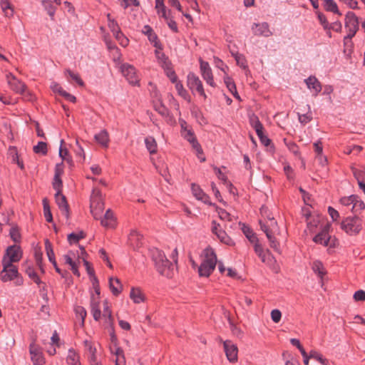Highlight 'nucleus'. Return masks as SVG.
Instances as JSON below:
<instances>
[{"label": "nucleus", "instance_id": "69168bd1", "mask_svg": "<svg viewBox=\"0 0 365 365\" xmlns=\"http://www.w3.org/2000/svg\"><path fill=\"white\" fill-rule=\"evenodd\" d=\"M9 235H10V237L15 242H18L20 241V239H21V235H20V232L18 230V228L16 227H12L11 230H10V232H9Z\"/></svg>", "mask_w": 365, "mask_h": 365}, {"label": "nucleus", "instance_id": "c03bdc74", "mask_svg": "<svg viewBox=\"0 0 365 365\" xmlns=\"http://www.w3.org/2000/svg\"><path fill=\"white\" fill-rule=\"evenodd\" d=\"M307 106L308 107L309 110L306 113L301 114V113H298L299 120L302 124H304V125L308 123L312 119V112L310 111V108L308 105Z\"/></svg>", "mask_w": 365, "mask_h": 365}, {"label": "nucleus", "instance_id": "9b49d317", "mask_svg": "<svg viewBox=\"0 0 365 365\" xmlns=\"http://www.w3.org/2000/svg\"><path fill=\"white\" fill-rule=\"evenodd\" d=\"M200 73H201V75H202L203 79L210 86L215 87L216 84L214 81L212 69H211L209 63L206 61H202L200 58Z\"/></svg>", "mask_w": 365, "mask_h": 365}, {"label": "nucleus", "instance_id": "72a5a7b5", "mask_svg": "<svg viewBox=\"0 0 365 365\" xmlns=\"http://www.w3.org/2000/svg\"><path fill=\"white\" fill-rule=\"evenodd\" d=\"M324 6L326 11L333 12L339 16L341 15V13L338 9L336 3L334 0H324Z\"/></svg>", "mask_w": 365, "mask_h": 365}, {"label": "nucleus", "instance_id": "5fc2aeb1", "mask_svg": "<svg viewBox=\"0 0 365 365\" xmlns=\"http://www.w3.org/2000/svg\"><path fill=\"white\" fill-rule=\"evenodd\" d=\"M356 195H351L349 197H341L340 199V202L341 205H343L344 206H349V205L353 206V204H354V201L356 200Z\"/></svg>", "mask_w": 365, "mask_h": 365}, {"label": "nucleus", "instance_id": "0eeeda50", "mask_svg": "<svg viewBox=\"0 0 365 365\" xmlns=\"http://www.w3.org/2000/svg\"><path fill=\"white\" fill-rule=\"evenodd\" d=\"M187 85L192 93L194 91H196L201 96L204 97V98H206L207 96L205 93L202 81L200 80L199 77L196 76L195 73H189L187 74Z\"/></svg>", "mask_w": 365, "mask_h": 365}, {"label": "nucleus", "instance_id": "f3484780", "mask_svg": "<svg viewBox=\"0 0 365 365\" xmlns=\"http://www.w3.org/2000/svg\"><path fill=\"white\" fill-rule=\"evenodd\" d=\"M304 83L314 96H317V95L321 92L322 88V84L315 76H309L304 80Z\"/></svg>", "mask_w": 365, "mask_h": 365}, {"label": "nucleus", "instance_id": "f257e3e1", "mask_svg": "<svg viewBox=\"0 0 365 365\" xmlns=\"http://www.w3.org/2000/svg\"><path fill=\"white\" fill-rule=\"evenodd\" d=\"M151 257L157 272L167 278H172L175 273L174 265L170 262L164 252L157 248L150 250Z\"/></svg>", "mask_w": 365, "mask_h": 365}, {"label": "nucleus", "instance_id": "393cba45", "mask_svg": "<svg viewBox=\"0 0 365 365\" xmlns=\"http://www.w3.org/2000/svg\"><path fill=\"white\" fill-rule=\"evenodd\" d=\"M109 287L112 294L115 296L120 294L123 289L120 279L114 277L109 278Z\"/></svg>", "mask_w": 365, "mask_h": 365}, {"label": "nucleus", "instance_id": "338daca9", "mask_svg": "<svg viewBox=\"0 0 365 365\" xmlns=\"http://www.w3.org/2000/svg\"><path fill=\"white\" fill-rule=\"evenodd\" d=\"M282 318V313L279 309H273L271 312V319L274 323H278Z\"/></svg>", "mask_w": 365, "mask_h": 365}, {"label": "nucleus", "instance_id": "774afa93", "mask_svg": "<svg viewBox=\"0 0 365 365\" xmlns=\"http://www.w3.org/2000/svg\"><path fill=\"white\" fill-rule=\"evenodd\" d=\"M108 27L113 34L120 31V27L115 19L110 20V22H108Z\"/></svg>", "mask_w": 365, "mask_h": 365}, {"label": "nucleus", "instance_id": "ea45409f", "mask_svg": "<svg viewBox=\"0 0 365 365\" xmlns=\"http://www.w3.org/2000/svg\"><path fill=\"white\" fill-rule=\"evenodd\" d=\"M216 236L217 237V238L220 240V241L221 242H222L225 245H234L233 240L222 230H220L219 232H217V235Z\"/></svg>", "mask_w": 365, "mask_h": 365}, {"label": "nucleus", "instance_id": "8fccbe9b", "mask_svg": "<svg viewBox=\"0 0 365 365\" xmlns=\"http://www.w3.org/2000/svg\"><path fill=\"white\" fill-rule=\"evenodd\" d=\"M284 142L287 148L294 155H297L299 153V147L292 140H287V138H284Z\"/></svg>", "mask_w": 365, "mask_h": 365}, {"label": "nucleus", "instance_id": "de8ad7c7", "mask_svg": "<svg viewBox=\"0 0 365 365\" xmlns=\"http://www.w3.org/2000/svg\"><path fill=\"white\" fill-rule=\"evenodd\" d=\"M33 150L35 153L45 155L47 153V145L44 142H38L36 145L34 146Z\"/></svg>", "mask_w": 365, "mask_h": 365}, {"label": "nucleus", "instance_id": "052dcab7", "mask_svg": "<svg viewBox=\"0 0 365 365\" xmlns=\"http://www.w3.org/2000/svg\"><path fill=\"white\" fill-rule=\"evenodd\" d=\"M75 312L77 316L80 317L81 319V323L83 325L85 318L86 317V310L83 307L78 306L75 309Z\"/></svg>", "mask_w": 365, "mask_h": 365}, {"label": "nucleus", "instance_id": "49530a36", "mask_svg": "<svg viewBox=\"0 0 365 365\" xmlns=\"http://www.w3.org/2000/svg\"><path fill=\"white\" fill-rule=\"evenodd\" d=\"M242 231L250 242L254 243L258 242L257 237L250 227L244 226Z\"/></svg>", "mask_w": 365, "mask_h": 365}, {"label": "nucleus", "instance_id": "a18cd8bd", "mask_svg": "<svg viewBox=\"0 0 365 365\" xmlns=\"http://www.w3.org/2000/svg\"><path fill=\"white\" fill-rule=\"evenodd\" d=\"M103 307L104 308H103V316L107 319H106V323L112 324L113 321V317H112L111 310L109 308L108 303L107 301H104V302H103Z\"/></svg>", "mask_w": 365, "mask_h": 365}, {"label": "nucleus", "instance_id": "3c124183", "mask_svg": "<svg viewBox=\"0 0 365 365\" xmlns=\"http://www.w3.org/2000/svg\"><path fill=\"white\" fill-rule=\"evenodd\" d=\"M143 33L147 34L148 36V39L151 42H155L158 37L156 34L153 32V29L149 26H145L143 28Z\"/></svg>", "mask_w": 365, "mask_h": 365}, {"label": "nucleus", "instance_id": "6ab92c4d", "mask_svg": "<svg viewBox=\"0 0 365 365\" xmlns=\"http://www.w3.org/2000/svg\"><path fill=\"white\" fill-rule=\"evenodd\" d=\"M83 344L85 355L87 356L88 361L98 359L96 355L97 349L94 343L86 339L83 341Z\"/></svg>", "mask_w": 365, "mask_h": 365}, {"label": "nucleus", "instance_id": "79ce46f5", "mask_svg": "<svg viewBox=\"0 0 365 365\" xmlns=\"http://www.w3.org/2000/svg\"><path fill=\"white\" fill-rule=\"evenodd\" d=\"M312 269L321 278H322L326 273L322 263L319 261L314 262Z\"/></svg>", "mask_w": 365, "mask_h": 365}, {"label": "nucleus", "instance_id": "473e14b6", "mask_svg": "<svg viewBox=\"0 0 365 365\" xmlns=\"http://www.w3.org/2000/svg\"><path fill=\"white\" fill-rule=\"evenodd\" d=\"M45 250L48 260L53 264V266H56V261L55 259L52 245L48 239L45 240Z\"/></svg>", "mask_w": 365, "mask_h": 365}, {"label": "nucleus", "instance_id": "680f3d73", "mask_svg": "<svg viewBox=\"0 0 365 365\" xmlns=\"http://www.w3.org/2000/svg\"><path fill=\"white\" fill-rule=\"evenodd\" d=\"M217 212L219 215V217L222 220H227V221H232V217L231 215L227 212L225 210L222 208H220L217 210Z\"/></svg>", "mask_w": 365, "mask_h": 365}, {"label": "nucleus", "instance_id": "37998d69", "mask_svg": "<svg viewBox=\"0 0 365 365\" xmlns=\"http://www.w3.org/2000/svg\"><path fill=\"white\" fill-rule=\"evenodd\" d=\"M86 237L85 233L81 231L78 233L72 232L68 235V241L70 244L77 243L81 239Z\"/></svg>", "mask_w": 365, "mask_h": 365}, {"label": "nucleus", "instance_id": "aec40b11", "mask_svg": "<svg viewBox=\"0 0 365 365\" xmlns=\"http://www.w3.org/2000/svg\"><path fill=\"white\" fill-rule=\"evenodd\" d=\"M104 209V203L102 198L91 200V212L94 218L97 219Z\"/></svg>", "mask_w": 365, "mask_h": 365}, {"label": "nucleus", "instance_id": "4d7b16f0", "mask_svg": "<svg viewBox=\"0 0 365 365\" xmlns=\"http://www.w3.org/2000/svg\"><path fill=\"white\" fill-rule=\"evenodd\" d=\"M66 73H68V75L73 80L75 81L80 86H84V82L81 78L80 76L78 73H73L72 71L67 69L66 71Z\"/></svg>", "mask_w": 365, "mask_h": 365}, {"label": "nucleus", "instance_id": "603ef678", "mask_svg": "<svg viewBox=\"0 0 365 365\" xmlns=\"http://www.w3.org/2000/svg\"><path fill=\"white\" fill-rule=\"evenodd\" d=\"M214 170L218 178L223 181L224 183H228V185L230 186V192H232V189L233 188V185L230 182H227V176L221 171L220 168L215 167Z\"/></svg>", "mask_w": 365, "mask_h": 365}, {"label": "nucleus", "instance_id": "39448f33", "mask_svg": "<svg viewBox=\"0 0 365 365\" xmlns=\"http://www.w3.org/2000/svg\"><path fill=\"white\" fill-rule=\"evenodd\" d=\"M345 27L348 34L344 37V41L351 39L359 30V19L354 12L349 11L345 16Z\"/></svg>", "mask_w": 365, "mask_h": 365}, {"label": "nucleus", "instance_id": "58836bf2", "mask_svg": "<svg viewBox=\"0 0 365 365\" xmlns=\"http://www.w3.org/2000/svg\"><path fill=\"white\" fill-rule=\"evenodd\" d=\"M175 84V89L180 96L183 98L185 100L189 101L190 96L187 91L184 88L182 83L178 81L174 83Z\"/></svg>", "mask_w": 365, "mask_h": 365}, {"label": "nucleus", "instance_id": "dca6fc26", "mask_svg": "<svg viewBox=\"0 0 365 365\" xmlns=\"http://www.w3.org/2000/svg\"><path fill=\"white\" fill-rule=\"evenodd\" d=\"M252 29L253 31V34L256 36L269 37L272 35V32L269 29V26L267 22H262L260 24L255 23L252 25Z\"/></svg>", "mask_w": 365, "mask_h": 365}, {"label": "nucleus", "instance_id": "e2e57ef3", "mask_svg": "<svg viewBox=\"0 0 365 365\" xmlns=\"http://www.w3.org/2000/svg\"><path fill=\"white\" fill-rule=\"evenodd\" d=\"M53 187L56 192H61L63 182L61 177L54 176L53 180Z\"/></svg>", "mask_w": 365, "mask_h": 365}, {"label": "nucleus", "instance_id": "cd10ccee", "mask_svg": "<svg viewBox=\"0 0 365 365\" xmlns=\"http://www.w3.org/2000/svg\"><path fill=\"white\" fill-rule=\"evenodd\" d=\"M95 140L103 147L107 148L109 143L108 133L106 130H101L94 136Z\"/></svg>", "mask_w": 365, "mask_h": 365}, {"label": "nucleus", "instance_id": "1a4fd4ad", "mask_svg": "<svg viewBox=\"0 0 365 365\" xmlns=\"http://www.w3.org/2000/svg\"><path fill=\"white\" fill-rule=\"evenodd\" d=\"M122 74L125 77L129 83L137 85L139 83V78L136 73L135 68L128 63H124L120 67Z\"/></svg>", "mask_w": 365, "mask_h": 365}, {"label": "nucleus", "instance_id": "b1692460", "mask_svg": "<svg viewBox=\"0 0 365 365\" xmlns=\"http://www.w3.org/2000/svg\"><path fill=\"white\" fill-rule=\"evenodd\" d=\"M66 361L67 365H81L80 356L73 348L68 349Z\"/></svg>", "mask_w": 365, "mask_h": 365}, {"label": "nucleus", "instance_id": "4be33fe9", "mask_svg": "<svg viewBox=\"0 0 365 365\" xmlns=\"http://www.w3.org/2000/svg\"><path fill=\"white\" fill-rule=\"evenodd\" d=\"M192 192L196 199L202 201L205 203L210 204V197L207 195L203 190L200 187L199 185L192 184Z\"/></svg>", "mask_w": 365, "mask_h": 365}, {"label": "nucleus", "instance_id": "20e7f679", "mask_svg": "<svg viewBox=\"0 0 365 365\" xmlns=\"http://www.w3.org/2000/svg\"><path fill=\"white\" fill-rule=\"evenodd\" d=\"M340 227L349 235H356L361 230V220L357 216L347 217L341 221Z\"/></svg>", "mask_w": 365, "mask_h": 365}, {"label": "nucleus", "instance_id": "6e6552de", "mask_svg": "<svg viewBox=\"0 0 365 365\" xmlns=\"http://www.w3.org/2000/svg\"><path fill=\"white\" fill-rule=\"evenodd\" d=\"M6 81L9 88L16 93L23 94L26 93V86L24 83L16 78L11 73L6 74Z\"/></svg>", "mask_w": 365, "mask_h": 365}, {"label": "nucleus", "instance_id": "4c0bfd02", "mask_svg": "<svg viewBox=\"0 0 365 365\" xmlns=\"http://www.w3.org/2000/svg\"><path fill=\"white\" fill-rule=\"evenodd\" d=\"M1 7L6 16H12L14 10L8 0H1Z\"/></svg>", "mask_w": 365, "mask_h": 365}, {"label": "nucleus", "instance_id": "c756f323", "mask_svg": "<svg viewBox=\"0 0 365 365\" xmlns=\"http://www.w3.org/2000/svg\"><path fill=\"white\" fill-rule=\"evenodd\" d=\"M262 262L265 263L269 267H272L275 269L276 260L269 250H267L265 252L259 257Z\"/></svg>", "mask_w": 365, "mask_h": 365}, {"label": "nucleus", "instance_id": "0e129e2a", "mask_svg": "<svg viewBox=\"0 0 365 365\" xmlns=\"http://www.w3.org/2000/svg\"><path fill=\"white\" fill-rule=\"evenodd\" d=\"M155 110L162 116H167L169 113L168 109L161 103L155 106Z\"/></svg>", "mask_w": 365, "mask_h": 365}, {"label": "nucleus", "instance_id": "f03ea898", "mask_svg": "<svg viewBox=\"0 0 365 365\" xmlns=\"http://www.w3.org/2000/svg\"><path fill=\"white\" fill-rule=\"evenodd\" d=\"M259 225L262 230L266 234L270 247L275 252L281 253L279 243L275 236L277 234H279L277 221L273 217H268L264 222L260 220Z\"/></svg>", "mask_w": 365, "mask_h": 365}, {"label": "nucleus", "instance_id": "6e6d98bb", "mask_svg": "<svg viewBox=\"0 0 365 365\" xmlns=\"http://www.w3.org/2000/svg\"><path fill=\"white\" fill-rule=\"evenodd\" d=\"M115 354L116 355L115 365H120V364L125 363V356L122 349L117 348Z\"/></svg>", "mask_w": 365, "mask_h": 365}, {"label": "nucleus", "instance_id": "2f4dec72", "mask_svg": "<svg viewBox=\"0 0 365 365\" xmlns=\"http://www.w3.org/2000/svg\"><path fill=\"white\" fill-rule=\"evenodd\" d=\"M42 5L44 9L47 11L51 20H54V16L56 10V7L54 6L51 0H42Z\"/></svg>", "mask_w": 365, "mask_h": 365}, {"label": "nucleus", "instance_id": "7ed1b4c3", "mask_svg": "<svg viewBox=\"0 0 365 365\" xmlns=\"http://www.w3.org/2000/svg\"><path fill=\"white\" fill-rule=\"evenodd\" d=\"M204 259L198 267V273L200 277H209L214 271L217 264V256L214 250L207 247L204 250Z\"/></svg>", "mask_w": 365, "mask_h": 365}, {"label": "nucleus", "instance_id": "09e8293b", "mask_svg": "<svg viewBox=\"0 0 365 365\" xmlns=\"http://www.w3.org/2000/svg\"><path fill=\"white\" fill-rule=\"evenodd\" d=\"M352 172L358 183H359V182H364L365 180V169L353 168Z\"/></svg>", "mask_w": 365, "mask_h": 365}, {"label": "nucleus", "instance_id": "864d4df0", "mask_svg": "<svg viewBox=\"0 0 365 365\" xmlns=\"http://www.w3.org/2000/svg\"><path fill=\"white\" fill-rule=\"evenodd\" d=\"M365 208V204L363 201L359 200V197L356 195V199L354 201L353 206L351 207V211L353 212H356L359 210H362Z\"/></svg>", "mask_w": 365, "mask_h": 365}, {"label": "nucleus", "instance_id": "423d86ee", "mask_svg": "<svg viewBox=\"0 0 365 365\" xmlns=\"http://www.w3.org/2000/svg\"><path fill=\"white\" fill-rule=\"evenodd\" d=\"M22 257V251L18 245H11L7 247L1 262H5L6 265L19 262Z\"/></svg>", "mask_w": 365, "mask_h": 365}, {"label": "nucleus", "instance_id": "2eb2a0df", "mask_svg": "<svg viewBox=\"0 0 365 365\" xmlns=\"http://www.w3.org/2000/svg\"><path fill=\"white\" fill-rule=\"evenodd\" d=\"M330 228L331 225L327 224L322 230L314 237L313 241L317 244L322 245L325 247L328 246L330 240L329 234Z\"/></svg>", "mask_w": 365, "mask_h": 365}, {"label": "nucleus", "instance_id": "bf43d9fd", "mask_svg": "<svg viewBox=\"0 0 365 365\" xmlns=\"http://www.w3.org/2000/svg\"><path fill=\"white\" fill-rule=\"evenodd\" d=\"M115 38L119 41L120 44L123 46H126L128 43V39L123 35L121 31L113 34Z\"/></svg>", "mask_w": 365, "mask_h": 365}, {"label": "nucleus", "instance_id": "bb28decb", "mask_svg": "<svg viewBox=\"0 0 365 365\" xmlns=\"http://www.w3.org/2000/svg\"><path fill=\"white\" fill-rule=\"evenodd\" d=\"M224 82L227 89L233 95V96L237 99H240V96L237 91L236 85L234 81L230 76L225 75V76L224 77Z\"/></svg>", "mask_w": 365, "mask_h": 365}, {"label": "nucleus", "instance_id": "a878e982", "mask_svg": "<svg viewBox=\"0 0 365 365\" xmlns=\"http://www.w3.org/2000/svg\"><path fill=\"white\" fill-rule=\"evenodd\" d=\"M130 297L135 304H139L145 300V296L139 288H132L130 292Z\"/></svg>", "mask_w": 365, "mask_h": 365}, {"label": "nucleus", "instance_id": "f8f14e48", "mask_svg": "<svg viewBox=\"0 0 365 365\" xmlns=\"http://www.w3.org/2000/svg\"><path fill=\"white\" fill-rule=\"evenodd\" d=\"M29 352L31 355V359L34 363V365H44L45 361L43 356V354L41 349L34 343H32L29 346Z\"/></svg>", "mask_w": 365, "mask_h": 365}, {"label": "nucleus", "instance_id": "9d476101", "mask_svg": "<svg viewBox=\"0 0 365 365\" xmlns=\"http://www.w3.org/2000/svg\"><path fill=\"white\" fill-rule=\"evenodd\" d=\"M1 263L3 269L1 272V279L3 282H9L18 277V269L15 265L9 263L6 265L5 262Z\"/></svg>", "mask_w": 365, "mask_h": 365}, {"label": "nucleus", "instance_id": "412c9836", "mask_svg": "<svg viewBox=\"0 0 365 365\" xmlns=\"http://www.w3.org/2000/svg\"><path fill=\"white\" fill-rule=\"evenodd\" d=\"M91 309L93 319L96 321H99L101 317V312L99 308V300L98 297L96 298L94 294H92L91 297Z\"/></svg>", "mask_w": 365, "mask_h": 365}, {"label": "nucleus", "instance_id": "e433bc0d", "mask_svg": "<svg viewBox=\"0 0 365 365\" xmlns=\"http://www.w3.org/2000/svg\"><path fill=\"white\" fill-rule=\"evenodd\" d=\"M164 63H165V66H163V68L165 70L166 74H167L168 77L170 78V80L171 81V82L175 83V82L178 81V77H177L175 71L170 67V63L167 62V61L165 59Z\"/></svg>", "mask_w": 365, "mask_h": 365}, {"label": "nucleus", "instance_id": "4468645a", "mask_svg": "<svg viewBox=\"0 0 365 365\" xmlns=\"http://www.w3.org/2000/svg\"><path fill=\"white\" fill-rule=\"evenodd\" d=\"M223 344L227 359L232 363L237 361L238 353L237 346L230 340L225 341Z\"/></svg>", "mask_w": 365, "mask_h": 365}, {"label": "nucleus", "instance_id": "a211bd4d", "mask_svg": "<svg viewBox=\"0 0 365 365\" xmlns=\"http://www.w3.org/2000/svg\"><path fill=\"white\" fill-rule=\"evenodd\" d=\"M181 135L185 140H187L192 145V148L196 150L198 154L202 153V148L199 143L197 142L195 135L191 129L189 128L187 130H185V131L182 133Z\"/></svg>", "mask_w": 365, "mask_h": 365}, {"label": "nucleus", "instance_id": "ddd939ff", "mask_svg": "<svg viewBox=\"0 0 365 365\" xmlns=\"http://www.w3.org/2000/svg\"><path fill=\"white\" fill-rule=\"evenodd\" d=\"M55 200L61 214L68 220L69 218V206L62 192H56L55 194Z\"/></svg>", "mask_w": 365, "mask_h": 365}, {"label": "nucleus", "instance_id": "5701e85b", "mask_svg": "<svg viewBox=\"0 0 365 365\" xmlns=\"http://www.w3.org/2000/svg\"><path fill=\"white\" fill-rule=\"evenodd\" d=\"M101 223L106 227L113 228L115 227V218L110 209L106 212L103 218L101 219Z\"/></svg>", "mask_w": 365, "mask_h": 365}, {"label": "nucleus", "instance_id": "7c9ffc66", "mask_svg": "<svg viewBox=\"0 0 365 365\" xmlns=\"http://www.w3.org/2000/svg\"><path fill=\"white\" fill-rule=\"evenodd\" d=\"M250 123L251 126L255 130L257 134H260L263 131L264 127L262 123L259 121L258 117L255 115H252L250 117Z\"/></svg>", "mask_w": 365, "mask_h": 365}, {"label": "nucleus", "instance_id": "c85d7f7f", "mask_svg": "<svg viewBox=\"0 0 365 365\" xmlns=\"http://www.w3.org/2000/svg\"><path fill=\"white\" fill-rule=\"evenodd\" d=\"M71 253L72 252H70L68 254L65 255L63 256L65 263L70 265L71 269L73 272V274H75L77 277H80V272L78 271V265H77L76 262L72 259L71 256L70 255Z\"/></svg>", "mask_w": 365, "mask_h": 365}, {"label": "nucleus", "instance_id": "13d9d810", "mask_svg": "<svg viewBox=\"0 0 365 365\" xmlns=\"http://www.w3.org/2000/svg\"><path fill=\"white\" fill-rule=\"evenodd\" d=\"M83 262L84 266L86 267V272L91 277V280L93 279L94 277H96L95 276V272H94L93 268L92 267L90 262H88L85 257H83Z\"/></svg>", "mask_w": 365, "mask_h": 365}, {"label": "nucleus", "instance_id": "a19ab883", "mask_svg": "<svg viewBox=\"0 0 365 365\" xmlns=\"http://www.w3.org/2000/svg\"><path fill=\"white\" fill-rule=\"evenodd\" d=\"M309 356L311 357V359H316L322 365H329V361L327 359L324 358L322 354H321L320 353L315 350H312L309 352Z\"/></svg>", "mask_w": 365, "mask_h": 365}, {"label": "nucleus", "instance_id": "f704fd0d", "mask_svg": "<svg viewBox=\"0 0 365 365\" xmlns=\"http://www.w3.org/2000/svg\"><path fill=\"white\" fill-rule=\"evenodd\" d=\"M43 207V215L47 222H51L53 221V216L51 212L50 205L47 198H43L42 200Z\"/></svg>", "mask_w": 365, "mask_h": 365}, {"label": "nucleus", "instance_id": "c9c22d12", "mask_svg": "<svg viewBox=\"0 0 365 365\" xmlns=\"http://www.w3.org/2000/svg\"><path fill=\"white\" fill-rule=\"evenodd\" d=\"M145 146L150 154H154L157 150V143L154 138L147 137L145 139Z\"/></svg>", "mask_w": 365, "mask_h": 365}]
</instances>
